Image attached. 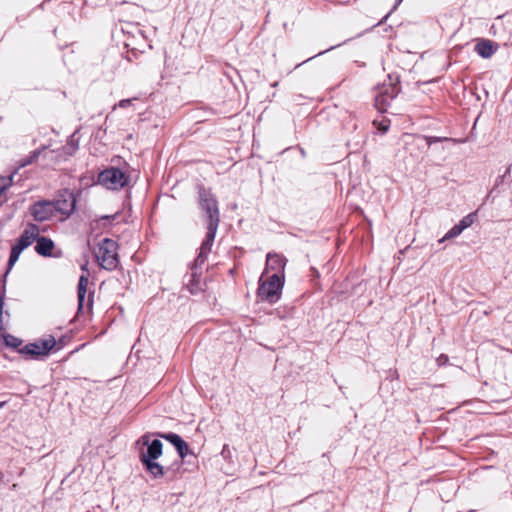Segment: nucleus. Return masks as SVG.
I'll list each match as a JSON object with an SVG mask.
<instances>
[{
    "mask_svg": "<svg viewBox=\"0 0 512 512\" xmlns=\"http://www.w3.org/2000/svg\"><path fill=\"white\" fill-rule=\"evenodd\" d=\"M6 405V401L0 402V409L3 408Z\"/></svg>",
    "mask_w": 512,
    "mask_h": 512,
    "instance_id": "c9c22d12",
    "label": "nucleus"
},
{
    "mask_svg": "<svg viewBox=\"0 0 512 512\" xmlns=\"http://www.w3.org/2000/svg\"><path fill=\"white\" fill-rule=\"evenodd\" d=\"M4 343L8 347L19 350L20 346L22 344V340L18 337L11 335V334H8L4 337Z\"/></svg>",
    "mask_w": 512,
    "mask_h": 512,
    "instance_id": "4be33fe9",
    "label": "nucleus"
},
{
    "mask_svg": "<svg viewBox=\"0 0 512 512\" xmlns=\"http://www.w3.org/2000/svg\"><path fill=\"white\" fill-rule=\"evenodd\" d=\"M423 140L426 142V145L430 147L434 143L442 142V141H451L452 139L447 137H437V136H424Z\"/></svg>",
    "mask_w": 512,
    "mask_h": 512,
    "instance_id": "5701e85b",
    "label": "nucleus"
},
{
    "mask_svg": "<svg viewBox=\"0 0 512 512\" xmlns=\"http://www.w3.org/2000/svg\"><path fill=\"white\" fill-rule=\"evenodd\" d=\"M190 270H191V273H190L189 279L185 285L191 294L196 295L203 291V287L201 284L202 268H196V267H194V264L192 263L190 266Z\"/></svg>",
    "mask_w": 512,
    "mask_h": 512,
    "instance_id": "2eb2a0df",
    "label": "nucleus"
},
{
    "mask_svg": "<svg viewBox=\"0 0 512 512\" xmlns=\"http://www.w3.org/2000/svg\"><path fill=\"white\" fill-rule=\"evenodd\" d=\"M155 434L145 433L143 434L138 443H142L145 449H141L139 452L140 460L158 459L163 453V444L160 439H152Z\"/></svg>",
    "mask_w": 512,
    "mask_h": 512,
    "instance_id": "0eeeda50",
    "label": "nucleus"
},
{
    "mask_svg": "<svg viewBox=\"0 0 512 512\" xmlns=\"http://www.w3.org/2000/svg\"><path fill=\"white\" fill-rule=\"evenodd\" d=\"M130 175L117 167H108L97 176V183L110 190H119L128 186Z\"/></svg>",
    "mask_w": 512,
    "mask_h": 512,
    "instance_id": "39448f33",
    "label": "nucleus"
},
{
    "mask_svg": "<svg viewBox=\"0 0 512 512\" xmlns=\"http://www.w3.org/2000/svg\"><path fill=\"white\" fill-rule=\"evenodd\" d=\"M198 202L206 220L207 227H218L220 223L218 201L211 189L200 186L198 189Z\"/></svg>",
    "mask_w": 512,
    "mask_h": 512,
    "instance_id": "f257e3e1",
    "label": "nucleus"
},
{
    "mask_svg": "<svg viewBox=\"0 0 512 512\" xmlns=\"http://www.w3.org/2000/svg\"><path fill=\"white\" fill-rule=\"evenodd\" d=\"M68 145L72 147L73 152L78 149V141L74 139V134L70 137Z\"/></svg>",
    "mask_w": 512,
    "mask_h": 512,
    "instance_id": "2f4dec72",
    "label": "nucleus"
},
{
    "mask_svg": "<svg viewBox=\"0 0 512 512\" xmlns=\"http://www.w3.org/2000/svg\"><path fill=\"white\" fill-rule=\"evenodd\" d=\"M135 99H136V98H134V100H135ZM132 101H133V99H122V100H120V101L115 105V107H114V108H116V107H119V108H126V107H128V106H130V105H131Z\"/></svg>",
    "mask_w": 512,
    "mask_h": 512,
    "instance_id": "c85d7f7f",
    "label": "nucleus"
},
{
    "mask_svg": "<svg viewBox=\"0 0 512 512\" xmlns=\"http://www.w3.org/2000/svg\"><path fill=\"white\" fill-rule=\"evenodd\" d=\"M21 253H22V251H20L19 249L15 248L14 246H12L11 251H10V255H9V259H8V262H7V270H6V272L4 273V275L2 276V279H1V281H2V291L0 292V331H3V330L6 329V326H5L4 321H3V307H4V301H5V295H6V291H5L6 278H7L8 274L10 273V271L12 270L13 266L18 261Z\"/></svg>",
    "mask_w": 512,
    "mask_h": 512,
    "instance_id": "1a4fd4ad",
    "label": "nucleus"
},
{
    "mask_svg": "<svg viewBox=\"0 0 512 512\" xmlns=\"http://www.w3.org/2000/svg\"><path fill=\"white\" fill-rule=\"evenodd\" d=\"M41 151L39 149L34 150L29 157H27L23 163L22 166H26L29 164H32L40 155Z\"/></svg>",
    "mask_w": 512,
    "mask_h": 512,
    "instance_id": "b1692460",
    "label": "nucleus"
},
{
    "mask_svg": "<svg viewBox=\"0 0 512 512\" xmlns=\"http://www.w3.org/2000/svg\"><path fill=\"white\" fill-rule=\"evenodd\" d=\"M388 80L389 82H384L378 90L387 96H391L392 99H395L401 92L400 77L398 75L389 74Z\"/></svg>",
    "mask_w": 512,
    "mask_h": 512,
    "instance_id": "dca6fc26",
    "label": "nucleus"
},
{
    "mask_svg": "<svg viewBox=\"0 0 512 512\" xmlns=\"http://www.w3.org/2000/svg\"><path fill=\"white\" fill-rule=\"evenodd\" d=\"M348 41H349V39H348V40H345V41L343 42V44L347 43ZM341 45H342V43H339V44H337V45H334V46H331V47H329V48L325 49L324 51H320V52H319V53H317L316 55L311 56V57H310V58H308L307 60L303 61V63H306V62H308V61H310V60L314 59V58H315V57H317V56L323 55V54H325L326 52L331 51V50H333V49H335L336 47H339V46H341Z\"/></svg>",
    "mask_w": 512,
    "mask_h": 512,
    "instance_id": "a878e982",
    "label": "nucleus"
},
{
    "mask_svg": "<svg viewBox=\"0 0 512 512\" xmlns=\"http://www.w3.org/2000/svg\"><path fill=\"white\" fill-rule=\"evenodd\" d=\"M4 481V474L0 471V483Z\"/></svg>",
    "mask_w": 512,
    "mask_h": 512,
    "instance_id": "f704fd0d",
    "label": "nucleus"
},
{
    "mask_svg": "<svg viewBox=\"0 0 512 512\" xmlns=\"http://www.w3.org/2000/svg\"><path fill=\"white\" fill-rule=\"evenodd\" d=\"M89 283V279L87 275L82 274L79 277L78 286H77V298H78V309L77 315L84 312V303L87 294V286Z\"/></svg>",
    "mask_w": 512,
    "mask_h": 512,
    "instance_id": "6ab92c4d",
    "label": "nucleus"
},
{
    "mask_svg": "<svg viewBox=\"0 0 512 512\" xmlns=\"http://www.w3.org/2000/svg\"><path fill=\"white\" fill-rule=\"evenodd\" d=\"M389 129V124L386 120H383L380 122V125H379V130L382 132V133H385L387 132Z\"/></svg>",
    "mask_w": 512,
    "mask_h": 512,
    "instance_id": "473e14b6",
    "label": "nucleus"
},
{
    "mask_svg": "<svg viewBox=\"0 0 512 512\" xmlns=\"http://www.w3.org/2000/svg\"><path fill=\"white\" fill-rule=\"evenodd\" d=\"M118 216V214H114V215H104L100 218V220H106V221H113L116 219V217Z\"/></svg>",
    "mask_w": 512,
    "mask_h": 512,
    "instance_id": "72a5a7b5",
    "label": "nucleus"
},
{
    "mask_svg": "<svg viewBox=\"0 0 512 512\" xmlns=\"http://www.w3.org/2000/svg\"><path fill=\"white\" fill-rule=\"evenodd\" d=\"M39 233L40 229L38 225L28 223L13 246L23 252L26 248L32 245L35 239H37Z\"/></svg>",
    "mask_w": 512,
    "mask_h": 512,
    "instance_id": "f8f14e48",
    "label": "nucleus"
},
{
    "mask_svg": "<svg viewBox=\"0 0 512 512\" xmlns=\"http://www.w3.org/2000/svg\"><path fill=\"white\" fill-rule=\"evenodd\" d=\"M300 152H301L303 157L306 155L305 150L303 148H300Z\"/></svg>",
    "mask_w": 512,
    "mask_h": 512,
    "instance_id": "e433bc0d",
    "label": "nucleus"
},
{
    "mask_svg": "<svg viewBox=\"0 0 512 512\" xmlns=\"http://www.w3.org/2000/svg\"><path fill=\"white\" fill-rule=\"evenodd\" d=\"M57 341L52 335L48 338L38 339L33 343H29L21 347L18 352L28 359H38L40 357H46L52 350L55 349Z\"/></svg>",
    "mask_w": 512,
    "mask_h": 512,
    "instance_id": "423d86ee",
    "label": "nucleus"
},
{
    "mask_svg": "<svg viewBox=\"0 0 512 512\" xmlns=\"http://www.w3.org/2000/svg\"><path fill=\"white\" fill-rule=\"evenodd\" d=\"M117 247V243L110 238H104L98 244V253L96 254V258L101 268L108 271H112L117 268L119 264Z\"/></svg>",
    "mask_w": 512,
    "mask_h": 512,
    "instance_id": "7ed1b4c3",
    "label": "nucleus"
},
{
    "mask_svg": "<svg viewBox=\"0 0 512 512\" xmlns=\"http://www.w3.org/2000/svg\"><path fill=\"white\" fill-rule=\"evenodd\" d=\"M402 1L403 0H395L394 6L391 9V11L388 14H386L376 25H380V24L384 23L387 20V18L389 17V15L401 4Z\"/></svg>",
    "mask_w": 512,
    "mask_h": 512,
    "instance_id": "cd10ccee",
    "label": "nucleus"
},
{
    "mask_svg": "<svg viewBox=\"0 0 512 512\" xmlns=\"http://www.w3.org/2000/svg\"><path fill=\"white\" fill-rule=\"evenodd\" d=\"M35 241L36 245L34 248L38 255L43 257H50L52 255V251L55 247V244L52 239L46 236H40L39 233Z\"/></svg>",
    "mask_w": 512,
    "mask_h": 512,
    "instance_id": "a211bd4d",
    "label": "nucleus"
},
{
    "mask_svg": "<svg viewBox=\"0 0 512 512\" xmlns=\"http://www.w3.org/2000/svg\"><path fill=\"white\" fill-rule=\"evenodd\" d=\"M286 259L276 253H268L266 258V268L276 271L275 273L284 274Z\"/></svg>",
    "mask_w": 512,
    "mask_h": 512,
    "instance_id": "aec40b11",
    "label": "nucleus"
},
{
    "mask_svg": "<svg viewBox=\"0 0 512 512\" xmlns=\"http://www.w3.org/2000/svg\"><path fill=\"white\" fill-rule=\"evenodd\" d=\"M34 221L44 222L49 220L54 214V208L50 200H39L29 208Z\"/></svg>",
    "mask_w": 512,
    "mask_h": 512,
    "instance_id": "9b49d317",
    "label": "nucleus"
},
{
    "mask_svg": "<svg viewBox=\"0 0 512 512\" xmlns=\"http://www.w3.org/2000/svg\"><path fill=\"white\" fill-rule=\"evenodd\" d=\"M82 191L78 189L76 192L68 188L61 189L57 192L55 199L50 200L54 210L65 218H69L76 210L77 197Z\"/></svg>",
    "mask_w": 512,
    "mask_h": 512,
    "instance_id": "20e7f679",
    "label": "nucleus"
},
{
    "mask_svg": "<svg viewBox=\"0 0 512 512\" xmlns=\"http://www.w3.org/2000/svg\"><path fill=\"white\" fill-rule=\"evenodd\" d=\"M393 100L394 99H392L391 96H387L382 92L378 91V93L375 96V107L382 113L386 112Z\"/></svg>",
    "mask_w": 512,
    "mask_h": 512,
    "instance_id": "412c9836",
    "label": "nucleus"
},
{
    "mask_svg": "<svg viewBox=\"0 0 512 512\" xmlns=\"http://www.w3.org/2000/svg\"><path fill=\"white\" fill-rule=\"evenodd\" d=\"M449 361V357L446 355V354H441L438 358H437V364L439 366H443L445 364H447Z\"/></svg>",
    "mask_w": 512,
    "mask_h": 512,
    "instance_id": "c756f323",
    "label": "nucleus"
},
{
    "mask_svg": "<svg viewBox=\"0 0 512 512\" xmlns=\"http://www.w3.org/2000/svg\"><path fill=\"white\" fill-rule=\"evenodd\" d=\"M11 181H12L11 176L8 178H4V177L0 178V195L10 186Z\"/></svg>",
    "mask_w": 512,
    "mask_h": 512,
    "instance_id": "393cba45",
    "label": "nucleus"
},
{
    "mask_svg": "<svg viewBox=\"0 0 512 512\" xmlns=\"http://www.w3.org/2000/svg\"><path fill=\"white\" fill-rule=\"evenodd\" d=\"M93 297H94V291H91L88 296V300L86 303L87 311L90 312L93 307Z\"/></svg>",
    "mask_w": 512,
    "mask_h": 512,
    "instance_id": "7c9ffc66",
    "label": "nucleus"
},
{
    "mask_svg": "<svg viewBox=\"0 0 512 512\" xmlns=\"http://www.w3.org/2000/svg\"><path fill=\"white\" fill-rule=\"evenodd\" d=\"M156 436L166 440L167 442L172 444L174 446V448L176 449L177 454H178L179 458L181 459V462L177 463V469L180 468V466L182 465V463L184 462V460L187 456L190 455L196 459V455L190 450L188 443L180 435H178L174 432H167V433L158 432V433H156ZM174 464L176 465V463H174Z\"/></svg>",
    "mask_w": 512,
    "mask_h": 512,
    "instance_id": "6e6552de",
    "label": "nucleus"
},
{
    "mask_svg": "<svg viewBox=\"0 0 512 512\" xmlns=\"http://www.w3.org/2000/svg\"><path fill=\"white\" fill-rule=\"evenodd\" d=\"M283 286L284 274L274 273L269 276L266 281H260L257 289V297L261 301L274 304L280 299Z\"/></svg>",
    "mask_w": 512,
    "mask_h": 512,
    "instance_id": "f03ea898",
    "label": "nucleus"
},
{
    "mask_svg": "<svg viewBox=\"0 0 512 512\" xmlns=\"http://www.w3.org/2000/svg\"><path fill=\"white\" fill-rule=\"evenodd\" d=\"M502 179H503V176L498 177V179H497V181H496V185H498L499 180H500V181H502Z\"/></svg>",
    "mask_w": 512,
    "mask_h": 512,
    "instance_id": "4c0bfd02",
    "label": "nucleus"
},
{
    "mask_svg": "<svg viewBox=\"0 0 512 512\" xmlns=\"http://www.w3.org/2000/svg\"><path fill=\"white\" fill-rule=\"evenodd\" d=\"M499 45L489 39H479L474 46V51L482 58L492 57L498 50Z\"/></svg>",
    "mask_w": 512,
    "mask_h": 512,
    "instance_id": "4468645a",
    "label": "nucleus"
},
{
    "mask_svg": "<svg viewBox=\"0 0 512 512\" xmlns=\"http://www.w3.org/2000/svg\"><path fill=\"white\" fill-rule=\"evenodd\" d=\"M477 219V211L471 212L464 216L457 224H455L444 236L443 240L452 239L459 236L465 229L470 227Z\"/></svg>",
    "mask_w": 512,
    "mask_h": 512,
    "instance_id": "ddd939ff",
    "label": "nucleus"
},
{
    "mask_svg": "<svg viewBox=\"0 0 512 512\" xmlns=\"http://www.w3.org/2000/svg\"><path fill=\"white\" fill-rule=\"evenodd\" d=\"M207 232L204 240L199 248V253L195 258L193 264L196 268H202L203 264L207 260L209 253L211 252L212 245L214 243L218 227H206Z\"/></svg>",
    "mask_w": 512,
    "mask_h": 512,
    "instance_id": "9d476101",
    "label": "nucleus"
},
{
    "mask_svg": "<svg viewBox=\"0 0 512 512\" xmlns=\"http://www.w3.org/2000/svg\"><path fill=\"white\" fill-rule=\"evenodd\" d=\"M221 455L222 457L225 459V460H231L232 459V450L230 449V447L225 444L222 448V451H221Z\"/></svg>",
    "mask_w": 512,
    "mask_h": 512,
    "instance_id": "bb28decb",
    "label": "nucleus"
},
{
    "mask_svg": "<svg viewBox=\"0 0 512 512\" xmlns=\"http://www.w3.org/2000/svg\"><path fill=\"white\" fill-rule=\"evenodd\" d=\"M156 460L157 459L140 460L145 471L154 479L163 477L165 473L170 471V469L175 465L173 464L171 467L165 469L161 464L156 462Z\"/></svg>",
    "mask_w": 512,
    "mask_h": 512,
    "instance_id": "f3484780",
    "label": "nucleus"
}]
</instances>
